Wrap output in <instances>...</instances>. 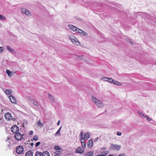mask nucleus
Instances as JSON below:
<instances>
[{
    "label": "nucleus",
    "mask_w": 156,
    "mask_h": 156,
    "mask_svg": "<svg viewBox=\"0 0 156 156\" xmlns=\"http://www.w3.org/2000/svg\"><path fill=\"white\" fill-rule=\"evenodd\" d=\"M91 99L93 103L98 107L100 108L103 107L104 105L102 102L94 96H92Z\"/></svg>",
    "instance_id": "nucleus-1"
},
{
    "label": "nucleus",
    "mask_w": 156,
    "mask_h": 156,
    "mask_svg": "<svg viewBox=\"0 0 156 156\" xmlns=\"http://www.w3.org/2000/svg\"><path fill=\"white\" fill-rule=\"evenodd\" d=\"M25 135L24 134H22L19 132L16 133L15 135V139L19 141L24 139L25 137L24 136Z\"/></svg>",
    "instance_id": "nucleus-2"
},
{
    "label": "nucleus",
    "mask_w": 156,
    "mask_h": 156,
    "mask_svg": "<svg viewBox=\"0 0 156 156\" xmlns=\"http://www.w3.org/2000/svg\"><path fill=\"white\" fill-rule=\"evenodd\" d=\"M121 145L112 144L110 147V149L112 150H117L119 151Z\"/></svg>",
    "instance_id": "nucleus-3"
},
{
    "label": "nucleus",
    "mask_w": 156,
    "mask_h": 156,
    "mask_svg": "<svg viewBox=\"0 0 156 156\" xmlns=\"http://www.w3.org/2000/svg\"><path fill=\"white\" fill-rule=\"evenodd\" d=\"M69 38L70 40L74 44L76 45H78L79 44V42L78 39L73 36H70L69 37Z\"/></svg>",
    "instance_id": "nucleus-4"
},
{
    "label": "nucleus",
    "mask_w": 156,
    "mask_h": 156,
    "mask_svg": "<svg viewBox=\"0 0 156 156\" xmlns=\"http://www.w3.org/2000/svg\"><path fill=\"white\" fill-rule=\"evenodd\" d=\"M11 130L13 133L15 134L16 133L19 132V128L16 125H14L12 127Z\"/></svg>",
    "instance_id": "nucleus-5"
},
{
    "label": "nucleus",
    "mask_w": 156,
    "mask_h": 156,
    "mask_svg": "<svg viewBox=\"0 0 156 156\" xmlns=\"http://www.w3.org/2000/svg\"><path fill=\"white\" fill-rule=\"evenodd\" d=\"M23 148L22 146H19L16 147V152L19 154H22L23 152Z\"/></svg>",
    "instance_id": "nucleus-6"
},
{
    "label": "nucleus",
    "mask_w": 156,
    "mask_h": 156,
    "mask_svg": "<svg viewBox=\"0 0 156 156\" xmlns=\"http://www.w3.org/2000/svg\"><path fill=\"white\" fill-rule=\"evenodd\" d=\"M68 26L71 30L74 31H76L77 32V31H78V30L79 29V28L72 25L68 24Z\"/></svg>",
    "instance_id": "nucleus-7"
},
{
    "label": "nucleus",
    "mask_w": 156,
    "mask_h": 156,
    "mask_svg": "<svg viewBox=\"0 0 156 156\" xmlns=\"http://www.w3.org/2000/svg\"><path fill=\"white\" fill-rule=\"evenodd\" d=\"M84 148L81 147H78L76 150V152L77 153L82 154L83 153L84 151Z\"/></svg>",
    "instance_id": "nucleus-8"
},
{
    "label": "nucleus",
    "mask_w": 156,
    "mask_h": 156,
    "mask_svg": "<svg viewBox=\"0 0 156 156\" xmlns=\"http://www.w3.org/2000/svg\"><path fill=\"white\" fill-rule=\"evenodd\" d=\"M90 136V134L88 132L86 133H85L84 134V137H82L81 138H82L85 140H87L89 138Z\"/></svg>",
    "instance_id": "nucleus-9"
},
{
    "label": "nucleus",
    "mask_w": 156,
    "mask_h": 156,
    "mask_svg": "<svg viewBox=\"0 0 156 156\" xmlns=\"http://www.w3.org/2000/svg\"><path fill=\"white\" fill-rule=\"evenodd\" d=\"M9 97L12 103H16V99L12 95H10Z\"/></svg>",
    "instance_id": "nucleus-10"
},
{
    "label": "nucleus",
    "mask_w": 156,
    "mask_h": 156,
    "mask_svg": "<svg viewBox=\"0 0 156 156\" xmlns=\"http://www.w3.org/2000/svg\"><path fill=\"white\" fill-rule=\"evenodd\" d=\"M77 32L86 36H87V34L86 32L80 29L78 30V31H77Z\"/></svg>",
    "instance_id": "nucleus-11"
},
{
    "label": "nucleus",
    "mask_w": 156,
    "mask_h": 156,
    "mask_svg": "<svg viewBox=\"0 0 156 156\" xmlns=\"http://www.w3.org/2000/svg\"><path fill=\"white\" fill-rule=\"evenodd\" d=\"M5 117L7 120H9L12 117L11 114L9 112H7L5 114Z\"/></svg>",
    "instance_id": "nucleus-12"
},
{
    "label": "nucleus",
    "mask_w": 156,
    "mask_h": 156,
    "mask_svg": "<svg viewBox=\"0 0 156 156\" xmlns=\"http://www.w3.org/2000/svg\"><path fill=\"white\" fill-rule=\"evenodd\" d=\"M93 141L92 140H89L87 143V145L88 147L90 148H91L93 146Z\"/></svg>",
    "instance_id": "nucleus-13"
},
{
    "label": "nucleus",
    "mask_w": 156,
    "mask_h": 156,
    "mask_svg": "<svg viewBox=\"0 0 156 156\" xmlns=\"http://www.w3.org/2000/svg\"><path fill=\"white\" fill-rule=\"evenodd\" d=\"M23 13H25L27 16H30L31 15L30 12L29 10H21Z\"/></svg>",
    "instance_id": "nucleus-14"
},
{
    "label": "nucleus",
    "mask_w": 156,
    "mask_h": 156,
    "mask_svg": "<svg viewBox=\"0 0 156 156\" xmlns=\"http://www.w3.org/2000/svg\"><path fill=\"white\" fill-rule=\"evenodd\" d=\"M33 152L30 151H27L25 154V156H33Z\"/></svg>",
    "instance_id": "nucleus-15"
},
{
    "label": "nucleus",
    "mask_w": 156,
    "mask_h": 156,
    "mask_svg": "<svg viewBox=\"0 0 156 156\" xmlns=\"http://www.w3.org/2000/svg\"><path fill=\"white\" fill-rule=\"evenodd\" d=\"M85 140L82 138H81V143L82 145L83 148L86 147V143L85 142Z\"/></svg>",
    "instance_id": "nucleus-16"
},
{
    "label": "nucleus",
    "mask_w": 156,
    "mask_h": 156,
    "mask_svg": "<svg viewBox=\"0 0 156 156\" xmlns=\"http://www.w3.org/2000/svg\"><path fill=\"white\" fill-rule=\"evenodd\" d=\"M31 102L32 103L35 105L37 107L39 106V104L38 102L36 101L34 99H32L31 100Z\"/></svg>",
    "instance_id": "nucleus-17"
},
{
    "label": "nucleus",
    "mask_w": 156,
    "mask_h": 156,
    "mask_svg": "<svg viewBox=\"0 0 156 156\" xmlns=\"http://www.w3.org/2000/svg\"><path fill=\"white\" fill-rule=\"evenodd\" d=\"M61 151H56L54 154L55 156H60L61 155Z\"/></svg>",
    "instance_id": "nucleus-18"
},
{
    "label": "nucleus",
    "mask_w": 156,
    "mask_h": 156,
    "mask_svg": "<svg viewBox=\"0 0 156 156\" xmlns=\"http://www.w3.org/2000/svg\"><path fill=\"white\" fill-rule=\"evenodd\" d=\"M42 156H50L49 153L47 151H44L42 153Z\"/></svg>",
    "instance_id": "nucleus-19"
},
{
    "label": "nucleus",
    "mask_w": 156,
    "mask_h": 156,
    "mask_svg": "<svg viewBox=\"0 0 156 156\" xmlns=\"http://www.w3.org/2000/svg\"><path fill=\"white\" fill-rule=\"evenodd\" d=\"M6 73L8 74V76L9 77H12V72L11 71L8 69H7L6 70Z\"/></svg>",
    "instance_id": "nucleus-20"
},
{
    "label": "nucleus",
    "mask_w": 156,
    "mask_h": 156,
    "mask_svg": "<svg viewBox=\"0 0 156 156\" xmlns=\"http://www.w3.org/2000/svg\"><path fill=\"white\" fill-rule=\"evenodd\" d=\"M48 97L49 99L51 102H53L54 101V99L51 94H48Z\"/></svg>",
    "instance_id": "nucleus-21"
},
{
    "label": "nucleus",
    "mask_w": 156,
    "mask_h": 156,
    "mask_svg": "<svg viewBox=\"0 0 156 156\" xmlns=\"http://www.w3.org/2000/svg\"><path fill=\"white\" fill-rule=\"evenodd\" d=\"M42 153L41 152L36 151L35 156H42Z\"/></svg>",
    "instance_id": "nucleus-22"
},
{
    "label": "nucleus",
    "mask_w": 156,
    "mask_h": 156,
    "mask_svg": "<svg viewBox=\"0 0 156 156\" xmlns=\"http://www.w3.org/2000/svg\"><path fill=\"white\" fill-rule=\"evenodd\" d=\"M6 48L8 50H9V51L11 52H14L15 51L14 50H13L11 47H9L8 46H6Z\"/></svg>",
    "instance_id": "nucleus-23"
},
{
    "label": "nucleus",
    "mask_w": 156,
    "mask_h": 156,
    "mask_svg": "<svg viewBox=\"0 0 156 156\" xmlns=\"http://www.w3.org/2000/svg\"><path fill=\"white\" fill-rule=\"evenodd\" d=\"M93 155V151H89L86 154L85 156H92Z\"/></svg>",
    "instance_id": "nucleus-24"
},
{
    "label": "nucleus",
    "mask_w": 156,
    "mask_h": 156,
    "mask_svg": "<svg viewBox=\"0 0 156 156\" xmlns=\"http://www.w3.org/2000/svg\"><path fill=\"white\" fill-rule=\"evenodd\" d=\"M5 92L7 95H9L12 93V90L9 89H7L5 90Z\"/></svg>",
    "instance_id": "nucleus-25"
},
{
    "label": "nucleus",
    "mask_w": 156,
    "mask_h": 156,
    "mask_svg": "<svg viewBox=\"0 0 156 156\" xmlns=\"http://www.w3.org/2000/svg\"><path fill=\"white\" fill-rule=\"evenodd\" d=\"M41 119H39V121L37 122V124L38 126H44V124H43L41 122Z\"/></svg>",
    "instance_id": "nucleus-26"
},
{
    "label": "nucleus",
    "mask_w": 156,
    "mask_h": 156,
    "mask_svg": "<svg viewBox=\"0 0 156 156\" xmlns=\"http://www.w3.org/2000/svg\"><path fill=\"white\" fill-rule=\"evenodd\" d=\"M109 152V151H105L103 152H101V154H103V155H104L105 156H106V155Z\"/></svg>",
    "instance_id": "nucleus-27"
},
{
    "label": "nucleus",
    "mask_w": 156,
    "mask_h": 156,
    "mask_svg": "<svg viewBox=\"0 0 156 156\" xmlns=\"http://www.w3.org/2000/svg\"><path fill=\"white\" fill-rule=\"evenodd\" d=\"M112 83L115 84L116 85H121V83L119 82H118L117 81L114 80Z\"/></svg>",
    "instance_id": "nucleus-28"
},
{
    "label": "nucleus",
    "mask_w": 156,
    "mask_h": 156,
    "mask_svg": "<svg viewBox=\"0 0 156 156\" xmlns=\"http://www.w3.org/2000/svg\"><path fill=\"white\" fill-rule=\"evenodd\" d=\"M62 128V126L60 127L59 128V129L57 130V132L55 134V136H56L58 134L60 135V132L61 130V129Z\"/></svg>",
    "instance_id": "nucleus-29"
},
{
    "label": "nucleus",
    "mask_w": 156,
    "mask_h": 156,
    "mask_svg": "<svg viewBox=\"0 0 156 156\" xmlns=\"http://www.w3.org/2000/svg\"><path fill=\"white\" fill-rule=\"evenodd\" d=\"M101 79L104 81H107L108 80V78L103 77L101 78Z\"/></svg>",
    "instance_id": "nucleus-30"
},
{
    "label": "nucleus",
    "mask_w": 156,
    "mask_h": 156,
    "mask_svg": "<svg viewBox=\"0 0 156 156\" xmlns=\"http://www.w3.org/2000/svg\"><path fill=\"white\" fill-rule=\"evenodd\" d=\"M138 113L141 116H142L143 117L145 116V115L143 114L141 112L138 111Z\"/></svg>",
    "instance_id": "nucleus-31"
},
{
    "label": "nucleus",
    "mask_w": 156,
    "mask_h": 156,
    "mask_svg": "<svg viewBox=\"0 0 156 156\" xmlns=\"http://www.w3.org/2000/svg\"><path fill=\"white\" fill-rule=\"evenodd\" d=\"M114 80L112 78H108V82L110 83H113Z\"/></svg>",
    "instance_id": "nucleus-32"
},
{
    "label": "nucleus",
    "mask_w": 156,
    "mask_h": 156,
    "mask_svg": "<svg viewBox=\"0 0 156 156\" xmlns=\"http://www.w3.org/2000/svg\"><path fill=\"white\" fill-rule=\"evenodd\" d=\"M55 148L56 149V151L58 150V151H61V149L60 148V147L58 146H55Z\"/></svg>",
    "instance_id": "nucleus-33"
},
{
    "label": "nucleus",
    "mask_w": 156,
    "mask_h": 156,
    "mask_svg": "<svg viewBox=\"0 0 156 156\" xmlns=\"http://www.w3.org/2000/svg\"><path fill=\"white\" fill-rule=\"evenodd\" d=\"M33 140L35 141H37L38 140V137L37 135H35L33 137Z\"/></svg>",
    "instance_id": "nucleus-34"
},
{
    "label": "nucleus",
    "mask_w": 156,
    "mask_h": 156,
    "mask_svg": "<svg viewBox=\"0 0 156 156\" xmlns=\"http://www.w3.org/2000/svg\"><path fill=\"white\" fill-rule=\"evenodd\" d=\"M4 50V48L2 47H0V53L2 52Z\"/></svg>",
    "instance_id": "nucleus-35"
},
{
    "label": "nucleus",
    "mask_w": 156,
    "mask_h": 156,
    "mask_svg": "<svg viewBox=\"0 0 156 156\" xmlns=\"http://www.w3.org/2000/svg\"><path fill=\"white\" fill-rule=\"evenodd\" d=\"M0 19L1 20H5V17L3 16L0 14Z\"/></svg>",
    "instance_id": "nucleus-36"
},
{
    "label": "nucleus",
    "mask_w": 156,
    "mask_h": 156,
    "mask_svg": "<svg viewBox=\"0 0 156 156\" xmlns=\"http://www.w3.org/2000/svg\"><path fill=\"white\" fill-rule=\"evenodd\" d=\"M144 118H146V119L147 120L150 121L151 120V118H149L148 116H146L145 115V117H144Z\"/></svg>",
    "instance_id": "nucleus-37"
},
{
    "label": "nucleus",
    "mask_w": 156,
    "mask_h": 156,
    "mask_svg": "<svg viewBox=\"0 0 156 156\" xmlns=\"http://www.w3.org/2000/svg\"><path fill=\"white\" fill-rule=\"evenodd\" d=\"M41 144V142H38L36 143L35 144V147H37L38 146H39L40 144Z\"/></svg>",
    "instance_id": "nucleus-38"
},
{
    "label": "nucleus",
    "mask_w": 156,
    "mask_h": 156,
    "mask_svg": "<svg viewBox=\"0 0 156 156\" xmlns=\"http://www.w3.org/2000/svg\"><path fill=\"white\" fill-rule=\"evenodd\" d=\"M34 145V144L32 142L30 143V146H29V147L30 148H31L33 147V145Z\"/></svg>",
    "instance_id": "nucleus-39"
},
{
    "label": "nucleus",
    "mask_w": 156,
    "mask_h": 156,
    "mask_svg": "<svg viewBox=\"0 0 156 156\" xmlns=\"http://www.w3.org/2000/svg\"><path fill=\"white\" fill-rule=\"evenodd\" d=\"M127 41L128 42H130V43L132 44V45H134V44H133L132 42L131 41V40L129 39H127Z\"/></svg>",
    "instance_id": "nucleus-40"
},
{
    "label": "nucleus",
    "mask_w": 156,
    "mask_h": 156,
    "mask_svg": "<svg viewBox=\"0 0 156 156\" xmlns=\"http://www.w3.org/2000/svg\"><path fill=\"white\" fill-rule=\"evenodd\" d=\"M121 134H122L120 132H117V135H118L119 136H121Z\"/></svg>",
    "instance_id": "nucleus-41"
},
{
    "label": "nucleus",
    "mask_w": 156,
    "mask_h": 156,
    "mask_svg": "<svg viewBox=\"0 0 156 156\" xmlns=\"http://www.w3.org/2000/svg\"><path fill=\"white\" fill-rule=\"evenodd\" d=\"M83 132H81L80 134V136L81 137H83Z\"/></svg>",
    "instance_id": "nucleus-42"
},
{
    "label": "nucleus",
    "mask_w": 156,
    "mask_h": 156,
    "mask_svg": "<svg viewBox=\"0 0 156 156\" xmlns=\"http://www.w3.org/2000/svg\"><path fill=\"white\" fill-rule=\"evenodd\" d=\"M33 131L32 130L30 131L29 133V135H32L33 134Z\"/></svg>",
    "instance_id": "nucleus-43"
},
{
    "label": "nucleus",
    "mask_w": 156,
    "mask_h": 156,
    "mask_svg": "<svg viewBox=\"0 0 156 156\" xmlns=\"http://www.w3.org/2000/svg\"><path fill=\"white\" fill-rule=\"evenodd\" d=\"M98 137H97V138H95L94 139V141L95 142H96L98 140Z\"/></svg>",
    "instance_id": "nucleus-44"
},
{
    "label": "nucleus",
    "mask_w": 156,
    "mask_h": 156,
    "mask_svg": "<svg viewBox=\"0 0 156 156\" xmlns=\"http://www.w3.org/2000/svg\"><path fill=\"white\" fill-rule=\"evenodd\" d=\"M118 156H125V155L124 154H122L119 155Z\"/></svg>",
    "instance_id": "nucleus-45"
},
{
    "label": "nucleus",
    "mask_w": 156,
    "mask_h": 156,
    "mask_svg": "<svg viewBox=\"0 0 156 156\" xmlns=\"http://www.w3.org/2000/svg\"><path fill=\"white\" fill-rule=\"evenodd\" d=\"M106 148H107L106 147H102L101 148V149L102 150H104L106 149Z\"/></svg>",
    "instance_id": "nucleus-46"
},
{
    "label": "nucleus",
    "mask_w": 156,
    "mask_h": 156,
    "mask_svg": "<svg viewBox=\"0 0 156 156\" xmlns=\"http://www.w3.org/2000/svg\"><path fill=\"white\" fill-rule=\"evenodd\" d=\"M60 122V120H59L57 123V125L58 126H59V125Z\"/></svg>",
    "instance_id": "nucleus-47"
},
{
    "label": "nucleus",
    "mask_w": 156,
    "mask_h": 156,
    "mask_svg": "<svg viewBox=\"0 0 156 156\" xmlns=\"http://www.w3.org/2000/svg\"><path fill=\"white\" fill-rule=\"evenodd\" d=\"M96 156H105L104 155H103V154H98Z\"/></svg>",
    "instance_id": "nucleus-48"
},
{
    "label": "nucleus",
    "mask_w": 156,
    "mask_h": 156,
    "mask_svg": "<svg viewBox=\"0 0 156 156\" xmlns=\"http://www.w3.org/2000/svg\"><path fill=\"white\" fill-rule=\"evenodd\" d=\"M34 140H33V139H31V140L32 142H33Z\"/></svg>",
    "instance_id": "nucleus-49"
},
{
    "label": "nucleus",
    "mask_w": 156,
    "mask_h": 156,
    "mask_svg": "<svg viewBox=\"0 0 156 156\" xmlns=\"http://www.w3.org/2000/svg\"><path fill=\"white\" fill-rule=\"evenodd\" d=\"M7 139H8V140H9V137H7Z\"/></svg>",
    "instance_id": "nucleus-50"
},
{
    "label": "nucleus",
    "mask_w": 156,
    "mask_h": 156,
    "mask_svg": "<svg viewBox=\"0 0 156 156\" xmlns=\"http://www.w3.org/2000/svg\"><path fill=\"white\" fill-rule=\"evenodd\" d=\"M30 141L29 140H28V142H30Z\"/></svg>",
    "instance_id": "nucleus-51"
},
{
    "label": "nucleus",
    "mask_w": 156,
    "mask_h": 156,
    "mask_svg": "<svg viewBox=\"0 0 156 156\" xmlns=\"http://www.w3.org/2000/svg\"><path fill=\"white\" fill-rule=\"evenodd\" d=\"M146 14V13H142V14Z\"/></svg>",
    "instance_id": "nucleus-52"
},
{
    "label": "nucleus",
    "mask_w": 156,
    "mask_h": 156,
    "mask_svg": "<svg viewBox=\"0 0 156 156\" xmlns=\"http://www.w3.org/2000/svg\"><path fill=\"white\" fill-rule=\"evenodd\" d=\"M25 10H27V9H25Z\"/></svg>",
    "instance_id": "nucleus-53"
},
{
    "label": "nucleus",
    "mask_w": 156,
    "mask_h": 156,
    "mask_svg": "<svg viewBox=\"0 0 156 156\" xmlns=\"http://www.w3.org/2000/svg\"><path fill=\"white\" fill-rule=\"evenodd\" d=\"M25 144H27L26 143H25Z\"/></svg>",
    "instance_id": "nucleus-54"
}]
</instances>
